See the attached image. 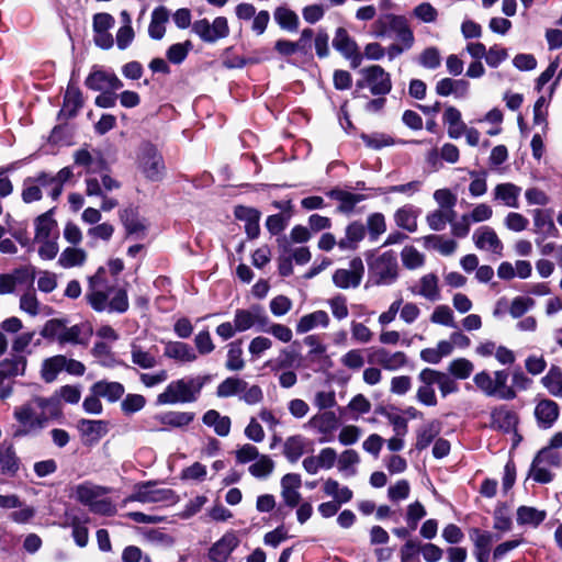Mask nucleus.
<instances>
[{"mask_svg": "<svg viewBox=\"0 0 562 562\" xmlns=\"http://www.w3.org/2000/svg\"><path fill=\"white\" fill-rule=\"evenodd\" d=\"M60 414L59 398L56 396H35L19 405L13 411V417L19 426L13 432L14 438L38 434L48 422Z\"/></svg>", "mask_w": 562, "mask_h": 562, "instance_id": "1", "label": "nucleus"}, {"mask_svg": "<svg viewBox=\"0 0 562 562\" xmlns=\"http://www.w3.org/2000/svg\"><path fill=\"white\" fill-rule=\"evenodd\" d=\"M105 274V268L100 267L93 276L89 277L86 294L88 303L97 312L124 313L128 308L127 292L116 286L114 282H110Z\"/></svg>", "mask_w": 562, "mask_h": 562, "instance_id": "2", "label": "nucleus"}, {"mask_svg": "<svg viewBox=\"0 0 562 562\" xmlns=\"http://www.w3.org/2000/svg\"><path fill=\"white\" fill-rule=\"evenodd\" d=\"M74 176L71 167L61 168L56 175L41 171L27 177L23 181L21 198L25 203H33L43 198V190L53 201H57L63 193L64 184Z\"/></svg>", "mask_w": 562, "mask_h": 562, "instance_id": "3", "label": "nucleus"}, {"mask_svg": "<svg viewBox=\"0 0 562 562\" xmlns=\"http://www.w3.org/2000/svg\"><path fill=\"white\" fill-rule=\"evenodd\" d=\"M92 334L93 328L89 322L68 326L65 319L59 318L47 321L41 330L44 338L55 340L59 345H88Z\"/></svg>", "mask_w": 562, "mask_h": 562, "instance_id": "4", "label": "nucleus"}, {"mask_svg": "<svg viewBox=\"0 0 562 562\" xmlns=\"http://www.w3.org/2000/svg\"><path fill=\"white\" fill-rule=\"evenodd\" d=\"M209 376L198 375L175 380L170 382L164 392L158 394L157 404L173 405L178 403H193L198 400Z\"/></svg>", "mask_w": 562, "mask_h": 562, "instance_id": "5", "label": "nucleus"}, {"mask_svg": "<svg viewBox=\"0 0 562 562\" xmlns=\"http://www.w3.org/2000/svg\"><path fill=\"white\" fill-rule=\"evenodd\" d=\"M368 262V285L385 286L395 283L400 277V266L394 251L372 255Z\"/></svg>", "mask_w": 562, "mask_h": 562, "instance_id": "6", "label": "nucleus"}, {"mask_svg": "<svg viewBox=\"0 0 562 562\" xmlns=\"http://www.w3.org/2000/svg\"><path fill=\"white\" fill-rule=\"evenodd\" d=\"M509 373L506 370L490 372L482 370L474 374L473 383L481 393L487 397H496L502 401L516 398L517 392L508 385Z\"/></svg>", "mask_w": 562, "mask_h": 562, "instance_id": "7", "label": "nucleus"}, {"mask_svg": "<svg viewBox=\"0 0 562 562\" xmlns=\"http://www.w3.org/2000/svg\"><path fill=\"white\" fill-rule=\"evenodd\" d=\"M355 95L362 89H369L373 95H386L392 90V80L387 71L379 65H371L359 70Z\"/></svg>", "mask_w": 562, "mask_h": 562, "instance_id": "8", "label": "nucleus"}, {"mask_svg": "<svg viewBox=\"0 0 562 562\" xmlns=\"http://www.w3.org/2000/svg\"><path fill=\"white\" fill-rule=\"evenodd\" d=\"M128 502L172 505L178 502V497L171 488L158 487L156 482L148 481L134 486L133 493L124 501Z\"/></svg>", "mask_w": 562, "mask_h": 562, "instance_id": "9", "label": "nucleus"}, {"mask_svg": "<svg viewBox=\"0 0 562 562\" xmlns=\"http://www.w3.org/2000/svg\"><path fill=\"white\" fill-rule=\"evenodd\" d=\"M372 34L375 37H385L395 34L400 40L406 43V47H409L413 42V34L407 27L405 19L389 13L382 14L372 24Z\"/></svg>", "mask_w": 562, "mask_h": 562, "instance_id": "10", "label": "nucleus"}, {"mask_svg": "<svg viewBox=\"0 0 562 562\" xmlns=\"http://www.w3.org/2000/svg\"><path fill=\"white\" fill-rule=\"evenodd\" d=\"M138 168L150 181H159L165 175V164L157 148L150 143H143L137 155Z\"/></svg>", "mask_w": 562, "mask_h": 562, "instance_id": "11", "label": "nucleus"}, {"mask_svg": "<svg viewBox=\"0 0 562 562\" xmlns=\"http://www.w3.org/2000/svg\"><path fill=\"white\" fill-rule=\"evenodd\" d=\"M234 323L238 333L246 331L252 327L261 331L262 327L269 325V317L260 305H251L249 308L235 311Z\"/></svg>", "mask_w": 562, "mask_h": 562, "instance_id": "12", "label": "nucleus"}, {"mask_svg": "<svg viewBox=\"0 0 562 562\" xmlns=\"http://www.w3.org/2000/svg\"><path fill=\"white\" fill-rule=\"evenodd\" d=\"M192 30L206 43H215L229 34L227 19L224 16L215 18L213 23H210L206 19L198 20L193 23Z\"/></svg>", "mask_w": 562, "mask_h": 562, "instance_id": "13", "label": "nucleus"}, {"mask_svg": "<svg viewBox=\"0 0 562 562\" xmlns=\"http://www.w3.org/2000/svg\"><path fill=\"white\" fill-rule=\"evenodd\" d=\"M364 273L361 258L356 257L349 262V268L337 269L333 274V283L342 290L356 289L360 285Z\"/></svg>", "mask_w": 562, "mask_h": 562, "instance_id": "14", "label": "nucleus"}, {"mask_svg": "<svg viewBox=\"0 0 562 562\" xmlns=\"http://www.w3.org/2000/svg\"><path fill=\"white\" fill-rule=\"evenodd\" d=\"M408 290L414 296H420L429 302H437L441 299L439 277L434 272L422 276Z\"/></svg>", "mask_w": 562, "mask_h": 562, "instance_id": "15", "label": "nucleus"}, {"mask_svg": "<svg viewBox=\"0 0 562 562\" xmlns=\"http://www.w3.org/2000/svg\"><path fill=\"white\" fill-rule=\"evenodd\" d=\"M306 426L322 435L319 442L323 443L333 439V435L337 430L339 422L334 412L327 411L311 417Z\"/></svg>", "mask_w": 562, "mask_h": 562, "instance_id": "16", "label": "nucleus"}, {"mask_svg": "<svg viewBox=\"0 0 562 562\" xmlns=\"http://www.w3.org/2000/svg\"><path fill=\"white\" fill-rule=\"evenodd\" d=\"M369 362L376 363L387 371H397L404 368L407 362V356L403 351H390L385 348H373Z\"/></svg>", "mask_w": 562, "mask_h": 562, "instance_id": "17", "label": "nucleus"}, {"mask_svg": "<svg viewBox=\"0 0 562 562\" xmlns=\"http://www.w3.org/2000/svg\"><path fill=\"white\" fill-rule=\"evenodd\" d=\"M85 83L94 91H116L123 87V82L114 72L98 68L89 74Z\"/></svg>", "mask_w": 562, "mask_h": 562, "instance_id": "18", "label": "nucleus"}, {"mask_svg": "<svg viewBox=\"0 0 562 562\" xmlns=\"http://www.w3.org/2000/svg\"><path fill=\"white\" fill-rule=\"evenodd\" d=\"M473 243L480 250L502 255L503 243L490 226H481L473 233Z\"/></svg>", "mask_w": 562, "mask_h": 562, "instance_id": "19", "label": "nucleus"}, {"mask_svg": "<svg viewBox=\"0 0 562 562\" xmlns=\"http://www.w3.org/2000/svg\"><path fill=\"white\" fill-rule=\"evenodd\" d=\"M420 385L416 391V400L425 406H436L438 404L437 395L434 389L431 369L425 368L418 373Z\"/></svg>", "mask_w": 562, "mask_h": 562, "instance_id": "20", "label": "nucleus"}, {"mask_svg": "<svg viewBox=\"0 0 562 562\" xmlns=\"http://www.w3.org/2000/svg\"><path fill=\"white\" fill-rule=\"evenodd\" d=\"M559 414V405L549 398L539 401L535 407V417L538 426L542 429L551 428L557 422Z\"/></svg>", "mask_w": 562, "mask_h": 562, "instance_id": "21", "label": "nucleus"}, {"mask_svg": "<svg viewBox=\"0 0 562 562\" xmlns=\"http://www.w3.org/2000/svg\"><path fill=\"white\" fill-rule=\"evenodd\" d=\"M237 546L236 536L227 532L210 548L209 559L213 562H226Z\"/></svg>", "mask_w": 562, "mask_h": 562, "instance_id": "22", "label": "nucleus"}, {"mask_svg": "<svg viewBox=\"0 0 562 562\" xmlns=\"http://www.w3.org/2000/svg\"><path fill=\"white\" fill-rule=\"evenodd\" d=\"M520 193V187L512 182H504L495 186L493 190V199L495 202H498L507 207L518 209Z\"/></svg>", "mask_w": 562, "mask_h": 562, "instance_id": "23", "label": "nucleus"}, {"mask_svg": "<svg viewBox=\"0 0 562 562\" xmlns=\"http://www.w3.org/2000/svg\"><path fill=\"white\" fill-rule=\"evenodd\" d=\"M53 211L54 209H50L35 218L34 240L58 238L57 222L53 218Z\"/></svg>", "mask_w": 562, "mask_h": 562, "instance_id": "24", "label": "nucleus"}, {"mask_svg": "<svg viewBox=\"0 0 562 562\" xmlns=\"http://www.w3.org/2000/svg\"><path fill=\"white\" fill-rule=\"evenodd\" d=\"M164 355L179 363H191L198 359L194 349L182 341H169L165 346Z\"/></svg>", "mask_w": 562, "mask_h": 562, "instance_id": "25", "label": "nucleus"}, {"mask_svg": "<svg viewBox=\"0 0 562 562\" xmlns=\"http://www.w3.org/2000/svg\"><path fill=\"white\" fill-rule=\"evenodd\" d=\"M470 538L474 544V555L477 562H488L491 546L493 543V535L487 531H481L474 528L470 532Z\"/></svg>", "mask_w": 562, "mask_h": 562, "instance_id": "26", "label": "nucleus"}, {"mask_svg": "<svg viewBox=\"0 0 562 562\" xmlns=\"http://www.w3.org/2000/svg\"><path fill=\"white\" fill-rule=\"evenodd\" d=\"M442 122L447 125V134L451 139H458L463 135L465 123L462 121L461 112L452 105L445 109Z\"/></svg>", "mask_w": 562, "mask_h": 562, "instance_id": "27", "label": "nucleus"}, {"mask_svg": "<svg viewBox=\"0 0 562 562\" xmlns=\"http://www.w3.org/2000/svg\"><path fill=\"white\" fill-rule=\"evenodd\" d=\"M235 216L239 221L245 222V231L249 238L258 237L260 233V212L258 210L247 206H237L235 209Z\"/></svg>", "mask_w": 562, "mask_h": 562, "instance_id": "28", "label": "nucleus"}, {"mask_svg": "<svg viewBox=\"0 0 562 562\" xmlns=\"http://www.w3.org/2000/svg\"><path fill=\"white\" fill-rule=\"evenodd\" d=\"M330 323L329 316L325 311L318 310L303 315L296 324V333L305 334L317 327L327 328Z\"/></svg>", "mask_w": 562, "mask_h": 562, "instance_id": "29", "label": "nucleus"}, {"mask_svg": "<svg viewBox=\"0 0 562 562\" xmlns=\"http://www.w3.org/2000/svg\"><path fill=\"white\" fill-rule=\"evenodd\" d=\"M419 213V210L414 205L405 204L395 211L394 222L398 227L409 233H414L417 231V218Z\"/></svg>", "mask_w": 562, "mask_h": 562, "instance_id": "30", "label": "nucleus"}, {"mask_svg": "<svg viewBox=\"0 0 562 562\" xmlns=\"http://www.w3.org/2000/svg\"><path fill=\"white\" fill-rule=\"evenodd\" d=\"M202 422L205 426L213 428L214 432L220 437H226L231 432V418L221 415L216 409L206 411L202 417Z\"/></svg>", "mask_w": 562, "mask_h": 562, "instance_id": "31", "label": "nucleus"}, {"mask_svg": "<svg viewBox=\"0 0 562 562\" xmlns=\"http://www.w3.org/2000/svg\"><path fill=\"white\" fill-rule=\"evenodd\" d=\"M533 226L535 233L540 235L542 239L558 236L559 231L547 211L539 209L533 211Z\"/></svg>", "mask_w": 562, "mask_h": 562, "instance_id": "32", "label": "nucleus"}, {"mask_svg": "<svg viewBox=\"0 0 562 562\" xmlns=\"http://www.w3.org/2000/svg\"><path fill=\"white\" fill-rule=\"evenodd\" d=\"M453 352L452 342L449 339L439 340L435 347L425 348L420 351V359L430 364L439 363L443 358Z\"/></svg>", "mask_w": 562, "mask_h": 562, "instance_id": "33", "label": "nucleus"}, {"mask_svg": "<svg viewBox=\"0 0 562 562\" xmlns=\"http://www.w3.org/2000/svg\"><path fill=\"white\" fill-rule=\"evenodd\" d=\"M90 391L113 403L122 397L125 389L120 382L98 381L91 386Z\"/></svg>", "mask_w": 562, "mask_h": 562, "instance_id": "34", "label": "nucleus"}, {"mask_svg": "<svg viewBox=\"0 0 562 562\" xmlns=\"http://www.w3.org/2000/svg\"><path fill=\"white\" fill-rule=\"evenodd\" d=\"M169 21V11L165 7H158L151 12L148 34L153 40H161L166 33V24Z\"/></svg>", "mask_w": 562, "mask_h": 562, "instance_id": "35", "label": "nucleus"}, {"mask_svg": "<svg viewBox=\"0 0 562 562\" xmlns=\"http://www.w3.org/2000/svg\"><path fill=\"white\" fill-rule=\"evenodd\" d=\"M308 440L302 435H294L286 438L283 446V453L290 462H296L306 451Z\"/></svg>", "mask_w": 562, "mask_h": 562, "instance_id": "36", "label": "nucleus"}, {"mask_svg": "<svg viewBox=\"0 0 562 562\" xmlns=\"http://www.w3.org/2000/svg\"><path fill=\"white\" fill-rule=\"evenodd\" d=\"M327 195L340 203L338 210L342 213L351 212L359 202L364 200L363 194H356L340 189L330 190Z\"/></svg>", "mask_w": 562, "mask_h": 562, "instance_id": "37", "label": "nucleus"}, {"mask_svg": "<svg viewBox=\"0 0 562 562\" xmlns=\"http://www.w3.org/2000/svg\"><path fill=\"white\" fill-rule=\"evenodd\" d=\"M81 434L92 442L99 441L108 432V423L104 420L82 419L78 425Z\"/></svg>", "mask_w": 562, "mask_h": 562, "instance_id": "38", "label": "nucleus"}, {"mask_svg": "<svg viewBox=\"0 0 562 562\" xmlns=\"http://www.w3.org/2000/svg\"><path fill=\"white\" fill-rule=\"evenodd\" d=\"M547 518V512L531 506H520L517 508V524L521 526L538 527Z\"/></svg>", "mask_w": 562, "mask_h": 562, "instance_id": "39", "label": "nucleus"}, {"mask_svg": "<svg viewBox=\"0 0 562 562\" xmlns=\"http://www.w3.org/2000/svg\"><path fill=\"white\" fill-rule=\"evenodd\" d=\"M541 384L554 397H562V369L552 364L544 376L541 378Z\"/></svg>", "mask_w": 562, "mask_h": 562, "instance_id": "40", "label": "nucleus"}, {"mask_svg": "<svg viewBox=\"0 0 562 562\" xmlns=\"http://www.w3.org/2000/svg\"><path fill=\"white\" fill-rule=\"evenodd\" d=\"M106 493L108 488L89 483L80 484L75 490L76 498L89 507L93 505L97 498L104 496Z\"/></svg>", "mask_w": 562, "mask_h": 562, "instance_id": "41", "label": "nucleus"}, {"mask_svg": "<svg viewBox=\"0 0 562 562\" xmlns=\"http://www.w3.org/2000/svg\"><path fill=\"white\" fill-rule=\"evenodd\" d=\"M323 491L327 496L334 498L338 504H345L351 501L353 493L348 486H342L334 479H327L324 482Z\"/></svg>", "mask_w": 562, "mask_h": 562, "instance_id": "42", "label": "nucleus"}, {"mask_svg": "<svg viewBox=\"0 0 562 562\" xmlns=\"http://www.w3.org/2000/svg\"><path fill=\"white\" fill-rule=\"evenodd\" d=\"M87 260V252L82 248L67 247L65 248L59 258L58 265L65 269L81 267Z\"/></svg>", "mask_w": 562, "mask_h": 562, "instance_id": "43", "label": "nucleus"}, {"mask_svg": "<svg viewBox=\"0 0 562 562\" xmlns=\"http://www.w3.org/2000/svg\"><path fill=\"white\" fill-rule=\"evenodd\" d=\"M66 357L63 355H57L45 359L41 369L42 379L50 383L56 380L59 372H61L65 368Z\"/></svg>", "mask_w": 562, "mask_h": 562, "instance_id": "44", "label": "nucleus"}, {"mask_svg": "<svg viewBox=\"0 0 562 562\" xmlns=\"http://www.w3.org/2000/svg\"><path fill=\"white\" fill-rule=\"evenodd\" d=\"M244 389L245 380L237 376H228L217 385L216 396L218 398L239 396Z\"/></svg>", "mask_w": 562, "mask_h": 562, "instance_id": "45", "label": "nucleus"}, {"mask_svg": "<svg viewBox=\"0 0 562 562\" xmlns=\"http://www.w3.org/2000/svg\"><path fill=\"white\" fill-rule=\"evenodd\" d=\"M424 245L440 252L442 256H450L457 249V243L453 239L446 238L441 235H428L423 238Z\"/></svg>", "mask_w": 562, "mask_h": 562, "instance_id": "46", "label": "nucleus"}, {"mask_svg": "<svg viewBox=\"0 0 562 562\" xmlns=\"http://www.w3.org/2000/svg\"><path fill=\"white\" fill-rule=\"evenodd\" d=\"M456 217V211L434 210L426 215V223L430 229L443 231L447 224Z\"/></svg>", "mask_w": 562, "mask_h": 562, "instance_id": "47", "label": "nucleus"}, {"mask_svg": "<svg viewBox=\"0 0 562 562\" xmlns=\"http://www.w3.org/2000/svg\"><path fill=\"white\" fill-rule=\"evenodd\" d=\"M359 453L353 449L345 450L339 456H337L338 471L348 476L356 474V467L359 464Z\"/></svg>", "mask_w": 562, "mask_h": 562, "instance_id": "48", "label": "nucleus"}, {"mask_svg": "<svg viewBox=\"0 0 562 562\" xmlns=\"http://www.w3.org/2000/svg\"><path fill=\"white\" fill-rule=\"evenodd\" d=\"M401 260L407 270H416L425 265L426 258L416 247L407 245L401 251Z\"/></svg>", "mask_w": 562, "mask_h": 562, "instance_id": "49", "label": "nucleus"}, {"mask_svg": "<svg viewBox=\"0 0 562 562\" xmlns=\"http://www.w3.org/2000/svg\"><path fill=\"white\" fill-rule=\"evenodd\" d=\"M120 217L128 235H139L144 233L146 226L136 210L126 209L121 213Z\"/></svg>", "mask_w": 562, "mask_h": 562, "instance_id": "50", "label": "nucleus"}, {"mask_svg": "<svg viewBox=\"0 0 562 562\" xmlns=\"http://www.w3.org/2000/svg\"><path fill=\"white\" fill-rule=\"evenodd\" d=\"M27 359L25 355L12 352L10 358L1 362V368L8 376L23 375L26 369Z\"/></svg>", "mask_w": 562, "mask_h": 562, "instance_id": "51", "label": "nucleus"}, {"mask_svg": "<svg viewBox=\"0 0 562 562\" xmlns=\"http://www.w3.org/2000/svg\"><path fill=\"white\" fill-rule=\"evenodd\" d=\"M194 417V413L191 412H168L157 416L162 425L177 428L189 425Z\"/></svg>", "mask_w": 562, "mask_h": 562, "instance_id": "52", "label": "nucleus"}, {"mask_svg": "<svg viewBox=\"0 0 562 562\" xmlns=\"http://www.w3.org/2000/svg\"><path fill=\"white\" fill-rule=\"evenodd\" d=\"M273 16L278 25L283 30L294 32L299 27L297 14L285 7H278Z\"/></svg>", "mask_w": 562, "mask_h": 562, "instance_id": "53", "label": "nucleus"}, {"mask_svg": "<svg viewBox=\"0 0 562 562\" xmlns=\"http://www.w3.org/2000/svg\"><path fill=\"white\" fill-rule=\"evenodd\" d=\"M333 46L341 55H351L357 49V43L349 36L344 27H338L333 40Z\"/></svg>", "mask_w": 562, "mask_h": 562, "instance_id": "54", "label": "nucleus"}, {"mask_svg": "<svg viewBox=\"0 0 562 562\" xmlns=\"http://www.w3.org/2000/svg\"><path fill=\"white\" fill-rule=\"evenodd\" d=\"M364 226L359 222H353L346 228V237L340 239L338 246L341 249L355 248L356 244L364 237Z\"/></svg>", "mask_w": 562, "mask_h": 562, "instance_id": "55", "label": "nucleus"}, {"mask_svg": "<svg viewBox=\"0 0 562 562\" xmlns=\"http://www.w3.org/2000/svg\"><path fill=\"white\" fill-rule=\"evenodd\" d=\"M431 376L435 384L438 385L442 397L459 391L458 383L447 373L431 369Z\"/></svg>", "mask_w": 562, "mask_h": 562, "instance_id": "56", "label": "nucleus"}, {"mask_svg": "<svg viewBox=\"0 0 562 562\" xmlns=\"http://www.w3.org/2000/svg\"><path fill=\"white\" fill-rule=\"evenodd\" d=\"M474 371V364L467 358H457L449 362L448 372L456 379L465 380Z\"/></svg>", "mask_w": 562, "mask_h": 562, "instance_id": "57", "label": "nucleus"}, {"mask_svg": "<svg viewBox=\"0 0 562 562\" xmlns=\"http://www.w3.org/2000/svg\"><path fill=\"white\" fill-rule=\"evenodd\" d=\"M132 362L142 369H151L157 364V358L150 351L144 350L140 346L133 344L131 347Z\"/></svg>", "mask_w": 562, "mask_h": 562, "instance_id": "58", "label": "nucleus"}, {"mask_svg": "<svg viewBox=\"0 0 562 562\" xmlns=\"http://www.w3.org/2000/svg\"><path fill=\"white\" fill-rule=\"evenodd\" d=\"M227 350L225 367L228 371H241L245 368L240 341L231 342Z\"/></svg>", "mask_w": 562, "mask_h": 562, "instance_id": "59", "label": "nucleus"}, {"mask_svg": "<svg viewBox=\"0 0 562 562\" xmlns=\"http://www.w3.org/2000/svg\"><path fill=\"white\" fill-rule=\"evenodd\" d=\"M364 351L360 348L350 349L340 357L339 361L342 367L351 371H359L366 363Z\"/></svg>", "mask_w": 562, "mask_h": 562, "instance_id": "60", "label": "nucleus"}, {"mask_svg": "<svg viewBox=\"0 0 562 562\" xmlns=\"http://www.w3.org/2000/svg\"><path fill=\"white\" fill-rule=\"evenodd\" d=\"M274 469L273 460L267 456H259L255 462L249 467V473L257 479L268 477Z\"/></svg>", "mask_w": 562, "mask_h": 562, "instance_id": "61", "label": "nucleus"}, {"mask_svg": "<svg viewBox=\"0 0 562 562\" xmlns=\"http://www.w3.org/2000/svg\"><path fill=\"white\" fill-rule=\"evenodd\" d=\"M430 322L432 324L442 325L451 328L457 327L452 310L445 304L437 305L434 308L430 315Z\"/></svg>", "mask_w": 562, "mask_h": 562, "instance_id": "62", "label": "nucleus"}, {"mask_svg": "<svg viewBox=\"0 0 562 562\" xmlns=\"http://www.w3.org/2000/svg\"><path fill=\"white\" fill-rule=\"evenodd\" d=\"M35 337L34 330L22 331L19 335L14 336L11 341V351L18 355H27L31 353L30 346Z\"/></svg>", "mask_w": 562, "mask_h": 562, "instance_id": "63", "label": "nucleus"}, {"mask_svg": "<svg viewBox=\"0 0 562 562\" xmlns=\"http://www.w3.org/2000/svg\"><path fill=\"white\" fill-rule=\"evenodd\" d=\"M491 418L492 424L502 429H509L516 424V415L504 406L493 409Z\"/></svg>", "mask_w": 562, "mask_h": 562, "instance_id": "64", "label": "nucleus"}]
</instances>
